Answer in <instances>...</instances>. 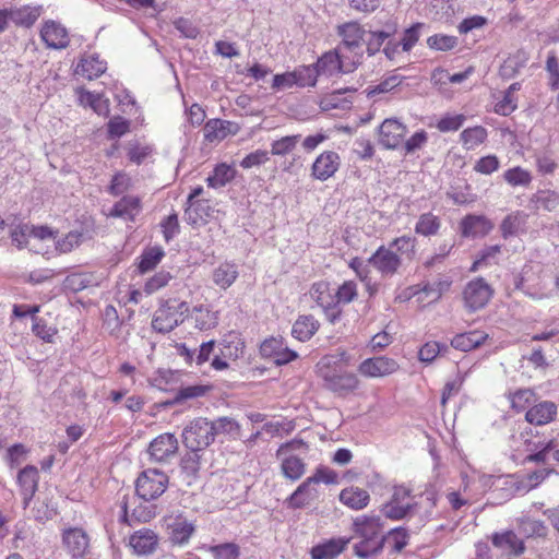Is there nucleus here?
<instances>
[{
	"label": "nucleus",
	"instance_id": "1",
	"mask_svg": "<svg viewBox=\"0 0 559 559\" xmlns=\"http://www.w3.org/2000/svg\"><path fill=\"white\" fill-rule=\"evenodd\" d=\"M354 365L347 352H337L323 356L317 364V372L326 390L345 397L359 386L356 373L348 371V367Z\"/></svg>",
	"mask_w": 559,
	"mask_h": 559
},
{
	"label": "nucleus",
	"instance_id": "2",
	"mask_svg": "<svg viewBox=\"0 0 559 559\" xmlns=\"http://www.w3.org/2000/svg\"><path fill=\"white\" fill-rule=\"evenodd\" d=\"M415 238L409 236H401L393 239L388 247L380 246L376 252L368 259L382 276L394 275L402 265V259L397 254H413L415 252Z\"/></svg>",
	"mask_w": 559,
	"mask_h": 559
},
{
	"label": "nucleus",
	"instance_id": "3",
	"mask_svg": "<svg viewBox=\"0 0 559 559\" xmlns=\"http://www.w3.org/2000/svg\"><path fill=\"white\" fill-rule=\"evenodd\" d=\"M189 310L187 301L176 298L165 300L155 311L152 326L159 333H168L185 321Z\"/></svg>",
	"mask_w": 559,
	"mask_h": 559
},
{
	"label": "nucleus",
	"instance_id": "4",
	"mask_svg": "<svg viewBox=\"0 0 559 559\" xmlns=\"http://www.w3.org/2000/svg\"><path fill=\"white\" fill-rule=\"evenodd\" d=\"M213 425L205 417H198L189 421L181 432V441L187 450L202 451L215 441Z\"/></svg>",
	"mask_w": 559,
	"mask_h": 559
},
{
	"label": "nucleus",
	"instance_id": "5",
	"mask_svg": "<svg viewBox=\"0 0 559 559\" xmlns=\"http://www.w3.org/2000/svg\"><path fill=\"white\" fill-rule=\"evenodd\" d=\"M169 477L163 471L147 468L136 478L135 492L144 501L157 499L167 489Z\"/></svg>",
	"mask_w": 559,
	"mask_h": 559
},
{
	"label": "nucleus",
	"instance_id": "6",
	"mask_svg": "<svg viewBox=\"0 0 559 559\" xmlns=\"http://www.w3.org/2000/svg\"><path fill=\"white\" fill-rule=\"evenodd\" d=\"M310 297L323 310L329 322L335 323L340 320L342 310L337 306L335 292L330 283L325 281L313 283L310 288Z\"/></svg>",
	"mask_w": 559,
	"mask_h": 559
},
{
	"label": "nucleus",
	"instance_id": "7",
	"mask_svg": "<svg viewBox=\"0 0 559 559\" xmlns=\"http://www.w3.org/2000/svg\"><path fill=\"white\" fill-rule=\"evenodd\" d=\"M493 289L483 278L469 281L463 290V301L466 309L474 312L483 309L492 297Z\"/></svg>",
	"mask_w": 559,
	"mask_h": 559
},
{
	"label": "nucleus",
	"instance_id": "8",
	"mask_svg": "<svg viewBox=\"0 0 559 559\" xmlns=\"http://www.w3.org/2000/svg\"><path fill=\"white\" fill-rule=\"evenodd\" d=\"M40 39L48 49H66L70 44L69 32L60 22L46 20L39 31Z\"/></svg>",
	"mask_w": 559,
	"mask_h": 559
},
{
	"label": "nucleus",
	"instance_id": "9",
	"mask_svg": "<svg viewBox=\"0 0 559 559\" xmlns=\"http://www.w3.org/2000/svg\"><path fill=\"white\" fill-rule=\"evenodd\" d=\"M407 132L406 126L397 119H385L379 127V143L389 150L399 147Z\"/></svg>",
	"mask_w": 559,
	"mask_h": 559
},
{
	"label": "nucleus",
	"instance_id": "10",
	"mask_svg": "<svg viewBox=\"0 0 559 559\" xmlns=\"http://www.w3.org/2000/svg\"><path fill=\"white\" fill-rule=\"evenodd\" d=\"M336 32L341 37V41L337 46L349 50L362 48L367 31L358 22L350 21L343 23L337 26Z\"/></svg>",
	"mask_w": 559,
	"mask_h": 559
},
{
	"label": "nucleus",
	"instance_id": "11",
	"mask_svg": "<svg viewBox=\"0 0 559 559\" xmlns=\"http://www.w3.org/2000/svg\"><path fill=\"white\" fill-rule=\"evenodd\" d=\"M341 158L336 152L324 151L321 153L311 166V176L320 181L331 178L338 169Z\"/></svg>",
	"mask_w": 559,
	"mask_h": 559
},
{
	"label": "nucleus",
	"instance_id": "12",
	"mask_svg": "<svg viewBox=\"0 0 559 559\" xmlns=\"http://www.w3.org/2000/svg\"><path fill=\"white\" fill-rule=\"evenodd\" d=\"M62 542L67 551L73 558L84 557L90 548L87 534L79 527H71L63 531Z\"/></svg>",
	"mask_w": 559,
	"mask_h": 559
},
{
	"label": "nucleus",
	"instance_id": "13",
	"mask_svg": "<svg viewBox=\"0 0 559 559\" xmlns=\"http://www.w3.org/2000/svg\"><path fill=\"white\" fill-rule=\"evenodd\" d=\"M399 368L397 362L385 356L365 359L359 364L358 370L365 377L377 378L391 374Z\"/></svg>",
	"mask_w": 559,
	"mask_h": 559
},
{
	"label": "nucleus",
	"instance_id": "14",
	"mask_svg": "<svg viewBox=\"0 0 559 559\" xmlns=\"http://www.w3.org/2000/svg\"><path fill=\"white\" fill-rule=\"evenodd\" d=\"M178 451V440L173 433L156 437L148 448L150 455L156 462H167Z\"/></svg>",
	"mask_w": 559,
	"mask_h": 559
},
{
	"label": "nucleus",
	"instance_id": "15",
	"mask_svg": "<svg viewBox=\"0 0 559 559\" xmlns=\"http://www.w3.org/2000/svg\"><path fill=\"white\" fill-rule=\"evenodd\" d=\"M158 537L154 531L142 528L134 532L129 538V546L138 556H147L155 551Z\"/></svg>",
	"mask_w": 559,
	"mask_h": 559
},
{
	"label": "nucleus",
	"instance_id": "16",
	"mask_svg": "<svg viewBox=\"0 0 559 559\" xmlns=\"http://www.w3.org/2000/svg\"><path fill=\"white\" fill-rule=\"evenodd\" d=\"M38 469L33 465H27L17 474V483L21 487L24 508H27L38 487Z\"/></svg>",
	"mask_w": 559,
	"mask_h": 559
},
{
	"label": "nucleus",
	"instance_id": "17",
	"mask_svg": "<svg viewBox=\"0 0 559 559\" xmlns=\"http://www.w3.org/2000/svg\"><path fill=\"white\" fill-rule=\"evenodd\" d=\"M557 416V405L550 401L533 404L525 414V419L536 426L546 425Z\"/></svg>",
	"mask_w": 559,
	"mask_h": 559
},
{
	"label": "nucleus",
	"instance_id": "18",
	"mask_svg": "<svg viewBox=\"0 0 559 559\" xmlns=\"http://www.w3.org/2000/svg\"><path fill=\"white\" fill-rule=\"evenodd\" d=\"M461 233L463 237H478L486 236L489 234L493 225L492 223L483 215H466L460 224Z\"/></svg>",
	"mask_w": 559,
	"mask_h": 559
},
{
	"label": "nucleus",
	"instance_id": "19",
	"mask_svg": "<svg viewBox=\"0 0 559 559\" xmlns=\"http://www.w3.org/2000/svg\"><path fill=\"white\" fill-rule=\"evenodd\" d=\"M142 210L141 199L135 195H124L116 202L109 215L120 217L128 222H134Z\"/></svg>",
	"mask_w": 559,
	"mask_h": 559
},
{
	"label": "nucleus",
	"instance_id": "20",
	"mask_svg": "<svg viewBox=\"0 0 559 559\" xmlns=\"http://www.w3.org/2000/svg\"><path fill=\"white\" fill-rule=\"evenodd\" d=\"M318 490L307 478L302 481L297 489L286 499V504L292 509H301L309 506L318 499Z\"/></svg>",
	"mask_w": 559,
	"mask_h": 559
},
{
	"label": "nucleus",
	"instance_id": "21",
	"mask_svg": "<svg viewBox=\"0 0 559 559\" xmlns=\"http://www.w3.org/2000/svg\"><path fill=\"white\" fill-rule=\"evenodd\" d=\"M11 22L16 26L32 27L44 12L41 4H25L20 8H11Z\"/></svg>",
	"mask_w": 559,
	"mask_h": 559
},
{
	"label": "nucleus",
	"instance_id": "22",
	"mask_svg": "<svg viewBox=\"0 0 559 559\" xmlns=\"http://www.w3.org/2000/svg\"><path fill=\"white\" fill-rule=\"evenodd\" d=\"M204 453L202 451L187 450L181 456L179 467L181 474L188 479V484H191L199 477Z\"/></svg>",
	"mask_w": 559,
	"mask_h": 559
},
{
	"label": "nucleus",
	"instance_id": "23",
	"mask_svg": "<svg viewBox=\"0 0 559 559\" xmlns=\"http://www.w3.org/2000/svg\"><path fill=\"white\" fill-rule=\"evenodd\" d=\"M318 75L334 76L343 73L342 62H340L338 55L333 50L324 52L318 58L317 62L313 63Z\"/></svg>",
	"mask_w": 559,
	"mask_h": 559
},
{
	"label": "nucleus",
	"instance_id": "24",
	"mask_svg": "<svg viewBox=\"0 0 559 559\" xmlns=\"http://www.w3.org/2000/svg\"><path fill=\"white\" fill-rule=\"evenodd\" d=\"M340 501L353 510H362L369 504L370 495L362 488L350 486L342 489Z\"/></svg>",
	"mask_w": 559,
	"mask_h": 559
},
{
	"label": "nucleus",
	"instance_id": "25",
	"mask_svg": "<svg viewBox=\"0 0 559 559\" xmlns=\"http://www.w3.org/2000/svg\"><path fill=\"white\" fill-rule=\"evenodd\" d=\"M528 215L523 211H514L508 214L500 224V231L503 239L516 236L525 231Z\"/></svg>",
	"mask_w": 559,
	"mask_h": 559
},
{
	"label": "nucleus",
	"instance_id": "26",
	"mask_svg": "<svg viewBox=\"0 0 559 559\" xmlns=\"http://www.w3.org/2000/svg\"><path fill=\"white\" fill-rule=\"evenodd\" d=\"M106 71V62L97 55L84 56L78 64L75 72L88 80L100 76Z\"/></svg>",
	"mask_w": 559,
	"mask_h": 559
},
{
	"label": "nucleus",
	"instance_id": "27",
	"mask_svg": "<svg viewBox=\"0 0 559 559\" xmlns=\"http://www.w3.org/2000/svg\"><path fill=\"white\" fill-rule=\"evenodd\" d=\"M488 334L484 331H469L466 333L457 334L451 340L453 349H476L485 344Z\"/></svg>",
	"mask_w": 559,
	"mask_h": 559
},
{
	"label": "nucleus",
	"instance_id": "28",
	"mask_svg": "<svg viewBox=\"0 0 559 559\" xmlns=\"http://www.w3.org/2000/svg\"><path fill=\"white\" fill-rule=\"evenodd\" d=\"M492 544L509 554L520 555L524 551V543L512 531L496 533L492 536Z\"/></svg>",
	"mask_w": 559,
	"mask_h": 559
},
{
	"label": "nucleus",
	"instance_id": "29",
	"mask_svg": "<svg viewBox=\"0 0 559 559\" xmlns=\"http://www.w3.org/2000/svg\"><path fill=\"white\" fill-rule=\"evenodd\" d=\"M281 460V472L285 478L296 481L306 473V463L295 454L284 455Z\"/></svg>",
	"mask_w": 559,
	"mask_h": 559
},
{
	"label": "nucleus",
	"instance_id": "30",
	"mask_svg": "<svg viewBox=\"0 0 559 559\" xmlns=\"http://www.w3.org/2000/svg\"><path fill=\"white\" fill-rule=\"evenodd\" d=\"M185 216L188 224L197 226L207 222L211 213V206L207 200H197L195 202L187 203Z\"/></svg>",
	"mask_w": 559,
	"mask_h": 559
},
{
	"label": "nucleus",
	"instance_id": "31",
	"mask_svg": "<svg viewBox=\"0 0 559 559\" xmlns=\"http://www.w3.org/2000/svg\"><path fill=\"white\" fill-rule=\"evenodd\" d=\"M233 127H235V123L231 121L211 119L204 126V138L209 142L224 140L229 133L237 131V129L231 131Z\"/></svg>",
	"mask_w": 559,
	"mask_h": 559
},
{
	"label": "nucleus",
	"instance_id": "32",
	"mask_svg": "<svg viewBox=\"0 0 559 559\" xmlns=\"http://www.w3.org/2000/svg\"><path fill=\"white\" fill-rule=\"evenodd\" d=\"M530 203L536 209H543L547 212L559 210V192L554 190H538L531 199Z\"/></svg>",
	"mask_w": 559,
	"mask_h": 559
},
{
	"label": "nucleus",
	"instance_id": "33",
	"mask_svg": "<svg viewBox=\"0 0 559 559\" xmlns=\"http://www.w3.org/2000/svg\"><path fill=\"white\" fill-rule=\"evenodd\" d=\"M334 51L338 55L340 62H342V64H344L343 73H346V74L354 72L358 68V66L361 64L362 59H364V49L362 48L349 50V49H344L342 46H336L334 48Z\"/></svg>",
	"mask_w": 559,
	"mask_h": 559
},
{
	"label": "nucleus",
	"instance_id": "34",
	"mask_svg": "<svg viewBox=\"0 0 559 559\" xmlns=\"http://www.w3.org/2000/svg\"><path fill=\"white\" fill-rule=\"evenodd\" d=\"M319 328V322L312 316L299 317L293 325L292 334L299 341H307L312 337Z\"/></svg>",
	"mask_w": 559,
	"mask_h": 559
},
{
	"label": "nucleus",
	"instance_id": "35",
	"mask_svg": "<svg viewBox=\"0 0 559 559\" xmlns=\"http://www.w3.org/2000/svg\"><path fill=\"white\" fill-rule=\"evenodd\" d=\"M520 83H512L502 95V98L495 104V112L502 116L511 115L518 107L515 93L520 90Z\"/></svg>",
	"mask_w": 559,
	"mask_h": 559
},
{
	"label": "nucleus",
	"instance_id": "36",
	"mask_svg": "<svg viewBox=\"0 0 559 559\" xmlns=\"http://www.w3.org/2000/svg\"><path fill=\"white\" fill-rule=\"evenodd\" d=\"M213 425L214 437L218 435L228 436L233 440H237L241 437L240 424L231 417H218L215 420H211Z\"/></svg>",
	"mask_w": 559,
	"mask_h": 559
},
{
	"label": "nucleus",
	"instance_id": "37",
	"mask_svg": "<svg viewBox=\"0 0 559 559\" xmlns=\"http://www.w3.org/2000/svg\"><path fill=\"white\" fill-rule=\"evenodd\" d=\"M381 525V518L378 515H361L354 521L356 532L362 537L373 538L379 534Z\"/></svg>",
	"mask_w": 559,
	"mask_h": 559
},
{
	"label": "nucleus",
	"instance_id": "38",
	"mask_svg": "<svg viewBox=\"0 0 559 559\" xmlns=\"http://www.w3.org/2000/svg\"><path fill=\"white\" fill-rule=\"evenodd\" d=\"M96 284L95 276L93 273H72L68 275L63 282L64 288L72 292L79 293Z\"/></svg>",
	"mask_w": 559,
	"mask_h": 559
},
{
	"label": "nucleus",
	"instance_id": "39",
	"mask_svg": "<svg viewBox=\"0 0 559 559\" xmlns=\"http://www.w3.org/2000/svg\"><path fill=\"white\" fill-rule=\"evenodd\" d=\"M488 136L487 130L481 126H475L463 130L460 134V141L466 150H474L483 144Z\"/></svg>",
	"mask_w": 559,
	"mask_h": 559
},
{
	"label": "nucleus",
	"instance_id": "40",
	"mask_svg": "<svg viewBox=\"0 0 559 559\" xmlns=\"http://www.w3.org/2000/svg\"><path fill=\"white\" fill-rule=\"evenodd\" d=\"M237 277L238 270L236 264L228 262L222 263L213 273L214 283L224 289L231 286Z\"/></svg>",
	"mask_w": 559,
	"mask_h": 559
},
{
	"label": "nucleus",
	"instance_id": "41",
	"mask_svg": "<svg viewBox=\"0 0 559 559\" xmlns=\"http://www.w3.org/2000/svg\"><path fill=\"white\" fill-rule=\"evenodd\" d=\"M440 227V218L431 212H427L418 217L415 225V233L425 237H430L437 235Z\"/></svg>",
	"mask_w": 559,
	"mask_h": 559
},
{
	"label": "nucleus",
	"instance_id": "42",
	"mask_svg": "<svg viewBox=\"0 0 559 559\" xmlns=\"http://www.w3.org/2000/svg\"><path fill=\"white\" fill-rule=\"evenodd\" d=\"M503 180L512 188L522 187L527 188L532 183L533 176L531 171L520 166L507 169L503 175Z\"/></svg>",
	"mask_w": 559,
	"mask_h": 559
},
{
	"label": "nucleus",
	"instance_id": "43",
	"mask_svg": "<svg viewBox=\"0 0 559 559\" xmlns=\"http://www.w3.org/2000/svg\"><path fill=\"white\" fill-rule=\"evenodd\" d=\"M121 509H122V514H121L120 520H121V522L127 523L129 525H131L132 521L145 523L155 516V508L154 507H144V506L136 507L133 510L131 516H129L128 503L126 500L122 501Z\"/></svg>",
	"mask_w": 559,
	"mask_h": 559
},
{
	"label": "nucleus",
	"instance_id": "44",
	"mask_svg": "<svg viewBox=\"0 0 559 559\" xmlns=\"http://www.w3.org/2000/svg\"><path fill=\"white\" fill-rule=\"evenodd\" d=\"M170 532V539L173 543L182 545L186 544L191 535L194 532V526L192 523L185 521H180V519H176L175 522L168 524Z\"/></svg>",
	"mask_w": 559,
	"mask_h": 559
},
{
	"label": "nucleus",
	"instance_id": "45",
	"mask_svg": "<svg viewBox=\"0 0 559 559\" xmlns=\"http://www.w3.org/2000/svg\"><path fill=\"white\" fill-rule=\"evenodd\" d=\"M235 177V170L226 165L219 164L214 168L212 175L206 179L207 186L214 189L222 188L230 182Z\"/></svg>",
	"mask_w": 559,
	"mask_h": 559
},
{
	"label": "nucleus",
	"instance_id": "46",
	"mask_svg": "<svg viewBox=\"0 0 559 559\" xmlns=\"http://www.w3.org/2000/svg\"><path fill=\"white\" fill-rule=\"evenodd\" d=\"M511 406L516 412L528 409L535 403V393L531 389H519L509 394Z\"/></svg>",
	"mask_w": 559,
	"mask_h": 559
},
{
	"label": "nucleus",
	"instance_id": "47",
	"mask_svg": "<svg viewBox=\"0 0 559 559\" xmlns=\"http://www.w3.org/2000/svg\"><path fill=\"white\" fill-rule=\"evenodd\" d=\"M165 252L162 247H153L145 250L139 263L140 273H146L153 270L163 259Z\"/></svg>",
	"mask_w": 559,
	"mask_h": 559
},
{
	"label": "nucleus",
	"instance_id": "48",
	"mask_svg": "<svg viewBox=\"0 0 559 559\" xmlns=\"http://www.w3.org/2000/svg\"><path fill=\"white\" fill-rule=\"evenodd\" d=\"M356 90L352 87L338 88L332 93L323 96L320 100V107L322 110H330L333 108H344V103H350L346 98L341 99L340 96L346 93H354Z\"/></svg>",
	"mask_w": 559,
	"mask_h": 559
},
{
	"label": "nucleus",
	"instance_id": "49",
	"mask_svg": "<svg viewBox=\"0 0 559 559\" xmlns=\"http://www.w3.org/2000/svg\"><path fill=\"white\" fill-rule=\"evenodd\" d=\"M293 72L295 75V81H296L297 86H299V87L316 86L319 75H318L313 64L300 66V67L296 68Z\"/></svg>",
	"mask_w": 559,
	"mask_h": 559
},
{
	"label": "nucleus",
	"instance_id": "50",
	"mask_svg": "<svg viewBox=\"0 0 559 559\" xmlns=\"http://www.w3.org/2000/svg\"><path fill=\"white\" fill-rule=\"evenodd\" d=\"M385 538L376 540L371 537H364V540L354 546L355 554L360 558H367L369 556L380 552L384 546Z\"/></svg>",
	"mask_w": 559,
	"mask_h": 559
},
{
	"label": "nucleus",
	"instance_id": "51",
	"mask_svg": "<svg viewBox=\"0 0 559 559\" xmlns=\"http://www.w3.org/2000/svg\"><path fill=\"white\" fill-rule=\"evenodd\" d=\"M344 543L331 540L323 545L314 546L311 550L312 559H332L344 549Z\"/></svg>",
	"mask_w": 559,
	"mask_h": 559
},
{
	"label": "nucleus",
	"instance_id": "52",
	"mask_svg": "<svg viewBox=\"0 0 559 559\" xmlns=\"http://www.w3.org/2000/svg\"><path fill=\"white\" fill-rule=\"evenodd\" d=\"M381 538H385V543L392 546L393 552H400L407 546L409 534L404 527H395L392 528L386 536H382Z\"/></svg>",
	"mask_w": 559,
	"mask_h": 559
},
{
	"label": "nucleus",
	"instance_id": "53",
	"mask_svg": "<svg viewBox=\"0 0 559 559\" xmlns=\"http://www.w3.org/2000/svg\"><path fill=\"white\" fill-rule=\"evenodd\" d=\"M83 241V233L78 230L69 231L64 237L60 238L56 242V249L60 253L71 252L74 248H78Z\"/></svg>",
	"mask_w": 559,
	"mask_h": 559
},
{
	"label": "nucleus",
	"instance_id": "54",
	"mask_svg": "<svg viewBox=\"0 0 559 559\" xmlns=\"http://www.w3.org/2000/svg\"><path fill=\"white\" fill-rule=\"evenodd\" d=\"M193 319L199 330H209L216 325V317L204 306L193 308Z\"/></svg>",
	"mask_w": 559,
	"mask_h": 559
},
{
	"label": "nucleus",
	"instance_id": "55",
	"mask_svg": "<svg viewBox=\"0 0 559 559\" xmlns=\"http://www.w3.org/2000/svg\"><path fill=\"white\" fill-rule=\"evenodd\" d=\"M520 532L526 537L538 536L544 537L547 534V527L539 520L534 519H523L520 522Z\"/></svg>",
	"mask_w": 559,
	"mask_h": 559
},
{
	"label": "nucleus",
	"instance_id": "56",
	"mask_svg": "<svg viewBox=\"0 0 559 559\" xmlns=\"http://www.w3.org/2000/svg\"><path fill=\"white\" fill-rule=\"evenodd\" d=\"M425 27L424 23H415L403 32L401 38L402 51H411L420 38V29Z\"/></svg>",
	"mask_w": 559,
	"mask_h": 559
},
{
	"label": "nucleus",
	"instance_id": "57",
	"mask_svg": "<svg viewBox=\"0 0 559 559\" xmlns=\"http://www.w3.org/2000/svg\"><path fill=\"white\" fill-rule=\"evenodd\" d=\"M427 45L430 49L447 51L455 48L457 38L455 36L436 34L428 37Z\"/></svg>",
	"mask_w": 559,
	"mask_h": 559
},
{
	"label": "nucleus",
	"instance_id": "58",
	"mask_svg": "<svg viewBox=\"0 0 559 559\" xmlns=\"http://www.w3.org/2000/svg\"><path fill=\"white\" fill-rule=\"evenodd\" d=\"M466 117L463 114L444 115L436 124L440 132L457 131L465 122Z\"/></svg>",
	"mask_w": 559,
	"mask_h": 559
},
{
	"label": "nucleus",
	"instance_id": "59",
	"mask_svg": "<svg viewBox=\"0 0 559 559\" xmlns=\"http://www.w3.org/2000/svg\"><path fill=\"white\" fill-rule=\"evenodd\" d=\"M299 139H300V135L297 134V135H287L280 140H276L271 144V153L273 155H280V156L286 155L296 147Z\"/></svg>",
	"mask_w": 559,
	"mask_h": 559
},
{
	"label": "nucleus",
	"instance_id": "60",
	"mask_svg": "<svg viewBox=\"0 0 559 559\" xmlns=\"http://www.w3.org/2000/svg\"><path fill=\"white\" fill-rule=\"evenodd\" d=\"M160 228L165 241L170 242L180 231L177 213L173 212L160 222Z\"/></svg>",
	"mask_w": 559,
	"mask_h": 559
},
{
	"label": "nucleus",
	"instance_id": "61",
	"mask_svg": "<svg viewBox=\"0 0 559 559\" xmlns=\"http://www.w3.org/2000/svg\"><path fill=\"white\" fill-rule=\"evenodd\" d=\"M215 559H238L240 556L239 546L234 543H225L210 547Z\"/></svg>",
	"mask_w": 559,
	"mask_h": 559
},
{
	"label": "nucleus",
	"instance_id": "62",
	"mask_svg": "<svg viewBox=\"0 0 559 559\" xmlns=\"http://www.w3.org/2000/svg\"><path fill=\"white\" fill-rule=\"evenodd\" d=\"M381 511L383 515L388 519L402 520L413 511V506L402 507L399 503H394L393 500H390L389 502L383 504Z\"/></svg>",
	"mask_w": 559,
	"mask_h": 559
},
{
	"label": "nucleus",
	"instance_id": "63",
	"mask_svg": "<svg viewBox=\"0 0 559 559\" xmlns=\"http://www.w3.org/2000/svg\"><path fill=\"white\" fill-rule=\"evenodd\" d=\"M170 280L171 275L169 272L160 271L146 281L144 285V292L147 295H151L159 290L160 288L165 287Z\"/></svg>",
	"mask_w": 559,
	"mask_h": 559
},
{
	"label": "nucleus",
	"instance_id": "64",
	"mask_svg": "<svg viewBox=\"0 0 559 559\" xmlns=\"http://www.w3.org/2000/svg\"><path fill=\"white\" fill-rule=\"evenodd\" d=\"M367 38H365L364 44L366 45V51L368 56L372 57L381 50V47L384 45L386 39L383 34L378 31H368Z\"/></svg>",
	"mask_w": 559,
	"mask_h": 559
}]
</instances>
